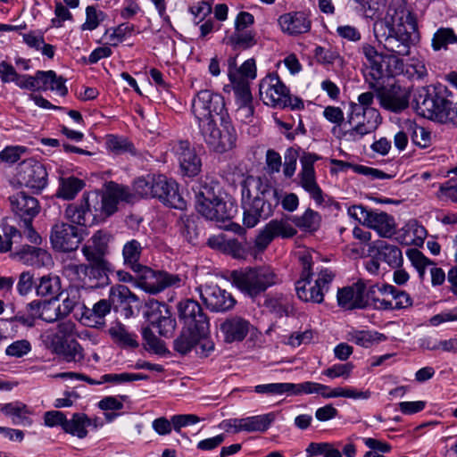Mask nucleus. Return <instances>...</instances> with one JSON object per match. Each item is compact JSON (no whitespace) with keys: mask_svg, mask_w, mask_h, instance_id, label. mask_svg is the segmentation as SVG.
Instances as JSON below:
<instances>
[{"mask_svg":"<svg viewBox=\"0 0 457 457\" xmlns=\"http://www.w3.org/2000/svg\"><path fill=\"white\" fill-rule=\"evenodd\" d=\"M104 13L102 11L96 10L95 6H87L86 9V21L82 25L83 30H94L100 22L104 20Z\"/></svg>","mask_w":457,"mask_h":457,"instance_id":"nucleus-60","label":"nucleus"},{"mask_svg":"<svg viewBox=\"0 0 457 457\" xmlns=\"http://www.w3.org/2000/svg\"><path fill=\"white\" fill-rule=\"evenodd\" d=\"M327 390H329V386L316 382L306 381L300 384L291 383V395H293L320 394L323 396V394Z\"/></svg>","mask_w":457,"mask_h":457,"instance_id":"nucleus-50","label":"nucleus"},{"mask_svg":"<svg viewBox=\"0 0 457 457\" xmlns=\"http://www.w3.org/2000/svg\"><path fill=\"white\" fill-rule=\"evenodd\" d=\"M87 270L86 264H77L73 262H69L62 266V274L71 280H79L85 285L84 273Z\"/></svg>","mask_w":457,"mask_h":457,"instance_id":"nucleus-59","label":"nucleus"},{"mask_svg":"<svg viewBox=\"0 0 457 457\" xmlns=\"http://www.w3.org/2000/svg\"><path fill=\"white\" fill-rule=\"evenodd\" d=\"M292 221L301 230L313 232L320 228L321 218L317 212L309 208L303 215L294 216Z\"/></svg>","mask_w":457,"mask_h":457,"instance_id":"nucleus-43","label":"nucleus"},{"mask_svg":"<svg viewBox=\"0 0 457 457\" xmlns=\"http://www.w3.org/2000/svg\"><path fill=\"white\" fill-rule=\"evenodd\" d=\"M143 246L136 240L128 241L122 248L123 264L134 273L138 274L139 283L149 294H158L168 287H179L185 284L186 277L169 273L164 270H154L139 262Z\"/></svg>","mask_w":457,"mask_h":457,"instance_id":"nucleus-2","label":"nucleus"},{"mask_svg":"<svg viewBox=\"0 0 457 457\" xmlns=\"http://www.w3.org/2000/svg\"><path fill=\"white\" fill-rule=\"evenodd\" d=\"M278 24L283 32L297 36L309 32L312 21L304 12H295L281 15L278 18Z\"/></svg>","mask_w":457,"mask_h":457,"instance_id":"nucleus-27","label":"nucleus"},{"mask_svg":"<svg viewBox=\"0 0 457 457\" xmlns=\"http://www.w3.org/2000/svg\"><path fill=\"white\" fill-rule=\"evenodd\" d=\"M259 94L264 104L274 108H304L303 101L298 96H292L289 88L276 73L269 74L261 80Z\"/></svg>","mask_w":457,"mask_h":457,"instance_id":"nucleus-5","label":"nucleus"},{"mask_svg":"<svg viewBox=\"0 0 457 457\" xmlns=\"http://www.w3.org/2000/svg\"><path fill=\"white\" fill-rule=\"evenodd\" d=\"M107 149L114 154L133 153V145L125 137L109 136L106 140Z\"/></svg>","mask_w":457,"mask_h":457,"instance_id":"nucleus-52","label":"nucleus"},{"mask_svg":"<svg viewBox=\"0 0 457 457\" xmlns=\"http://www.w3.org/2000/svg\"><path fill=\"white\" fill-rule=\"evenodd\" d=\"M417 112L427 119L440 123H451L457 126V94L446 88L432 91L428 87H421L415 96Z\"/></svg>","mask_w":457,"mask_h":457,"instance_id":"nucleus-3","label":"nucleus"},{"mask_svg":"<svg viewBox=\"0 0 457 457\" xmlns=\"http://www.w3.org/2000/svg\"><path fill=\"white\" fill-rule=\"evenodd\" d=\"M153 197L175 209L183 210L187 205L179 193L178 184L169 180L164 175H155Z\"/></svg>","mask_w":457,"mask_h":457,"instance_id":"nucleus-19","label":"nucleus"},{"mask_svg":"<svg viewBox=\"0 0 457 457\" xmlns=\"http://www.w3.org/2000/svg\"><path fill=\"white\" fill-rule=\"evenodd\" d=\"M172 151L179 163L180 172L183 176L194 178L202 170V161L189 141L179 140L172 146Z\"/></svg>","mask_w":457,"mask_h":457,"instance_id":"nucleus-17","label":"nucleus"},{"mask_svg":"<svg viewBox=\"0 0 457 457\" xmlns=\"http://www.w3.org/2000/svg\"><path fill=\"white\" fill-rule=\"evenodd\" d=\"M376 128V125L371 124L370 121H357L356 124L348 130L344 132V137L349 141H357L362 138L365 135L371 133Z\"/></svg>","mask_w":457,"mask_h":457,"instance_id":"nucleus-53","label":"nucleus"},{"mask_svg":"<svg viewBox=\"0 0 457 457\" xmlns=\"http://www.w3.org/2000/svg\"><path fill=\"white\" fill-rule=\"evenodd\" d=\"M179 318L184 328L198 333L209 332L210 322L200 303L193 299H185L178 303Z\"/></svg>","mask_w":457,"mask_h":457,"instance_id":"nucleus-13","label":"nucleus"},{"mask_svg":"<svg viewBox=\"0 0 457 457\" xmlns=\"http://www.w3.org/2000/svg\"><path fill=\"white\" fill-rule=\"evenodd\" d=\"M361 50L370 65L372 77L375 79H380L383 76L382 62H385L387 55L378 53L374 46L369 44H364Z\"/></svg>","mask_w":457,"mask_h":457,"instance_id":"nucleus-40","label":"nucleus"},{"mask_svg":"<svg viewBox=\"0 0 457 457\" xmlns=\"http://www.w3.org/2000/svg\"><path fill=\"white\" fill-rule=\"evenodd\" d=\"M1 411L6 415L12 418V423L15 425L30 426L31 419L29 417L30 413L27 405L20 403H10L2 406Z\"/></svg>","mask_w":457,"mask_h":457,"instance_id":"nucleus-35","label":"nucleus"},{"mask_svg":"<svg viewBox=\"0 0 457 457\" xmlns=\"http://www.w3.org/2000/svg\"><path fill=\"white\" fill-rule=\"evenodd\" d=\"M408 29H414L415 22L404 10L395 11L390 19L377 21L373 27L377 40L389 53L387 58L396 64L403 65L399 56L410 54L411 34Z\"/></svg>","mask_w":457,"mask_h":457,"instance_id":"nucleus-1","label":"nucleus"},{"mask_svg":"<svg viewBox=\"0 0 457 457\" xmlns=\"http://www.w3.org/2000/svg\"><path fill=\"white\" fill-rule=\"evenodd\" d=\"M364 292H366V283L361 279L351 287L339 288L337 291L338 305L347 310L366 308Z\"/></svg>","mask_w":457,"mask_h":457,"instance_id":"nucleus-22","label":"nucleus"},{"mask_svg":"<svg viewBox=\"0 0 457 457\" xmlns=\"http://www.w3.org/2000/svg\"><path fill=\"white\" fill-rule=\"evenodd\" d=\"M128 189L124 187L115 185L111 187L107 194H102L103 208L101 209L102 217L110 216L117 211V204L120 201H128Z\"/></svg>","mask_w":457,"mask_h":457,"instance_id":"nucleus-30","label":"nucleus"},{"mask_svg":"<svg viewBox=\"0 0 457 457\" xmlns=\"http://www.w3.org/2000/svg\"><path fill=\"white\" fill-rule=\"evenodd\" d=\"M233 284L245 295H260L278 283V275L269 266L247 267L231 272Z\"/></svg>","mask_w":457,"mask_h":457,"instance_id":"nucleus-4","label":"nucleus"},{"mask_svg":"<svg viewBox=\"0 0 457 457\" xmlns=\"http://www.w3.org/2000/svg\"><path fill=\"white\" fill-rule=\"evenodd\" d=\"M366 226L376 230L383 237H390L395 231L393 217L384 212L372 211Z\"/></svg>","mask_w":457,"mask_h":457,"instance_id":"nucleus-32","label":"nucleus"},{"mask_svg":"<svg viewBox=\"0 0 457 457\" xmlns=\"http://www.w3.org/2000/svg\"><path fill=\"white\" fill-rule=\"evenodd\" d=\"M82 241V235L79 228L73 224L57 221L52 226L50 243L57 252L75 251Z\"/></svg>","mask_w":457,"mask_h":457,"instance_id":"nucleus-12","label":"nucleus"},{"mask_svg":"<svg viewBox=\"0 0 457 457\" xmlns=\"http://www.w3.org/2000/svg\"><path fill=\"white\" fill-rule=\"evenodd\" d=\"M61 279L57 275H44L37 280L36 294L41 297L56 299L60 294Z\"/></svg>","mask_w":457,"mask_h":457,"instance_id":"nucleus-34","label":"nucleus"},{"mask_svg":"<svg viewBox=\"0 0 457 457\" xmlns=\"http://www.w3.org/2000/svg\"><path fill=\"white\" fill-rule=\"evenodd\" d=\"M254 392L260 395H280L283 394L291 395V383H270L257 385Z\"/></svg>","mask_w":457,"mask_h":457,"instance_id":"nucleus-54","label":"nucleus"},{"mask_svg":"<svg viewBox=\"0 0 457 457\" xmlns=\"http://www.w3.org/2000/svg\"><path fill=\"white\" fill-rule=\"evenodd\" d=\"M66 297L62 300V303L60 305L62 312V315L67 317L74 309L79 308L83 312L86 311L87 306L85 305L82 299V289L77 286H70L66 291Z\"/></svg>","mask_w":457,"mask_h":457,"instance_id":"nucleus-36","label":"nucleus"},{"mask_svg":"<svg viewBox=\"0 0 457 457\" xmlns=\"http://www.w3.org/2000/svg\"><path fill=\"white\" fill-rule=\"evenodd\" d=\"M200 336L198 331L183 327L180 335L174 340V350L182 355L188 353L195 348Z\"/></svg>","mask_w":457,"mask_h":457,"instance_id":"nucleus-37","label":"nucleus"},{"mask_svg":"<svg viewBox=\"0 0 457 457\" xmlns=\"http://www.w3.org/2000/svg\"><path fill=\"white\" fill-rule=\"evenodd\" d=\"M236 67V60H229V75H237L240 79L249 82L250 79H254L256 77V65L254 59L246 60L238 70L233 69Z\"/></svg>","mask_w":457,"mask_h":457,"instance_id":"nucleus-49","label":"nucleus"},{"mask_svg":"<svg viewBox=\"0 0 457 457\" xmlns=\"http://www.w3.org/2000/svg\"><path fill=\"white\" fill-rule=\"evenodd\" d=\"M353 364L352 362L337 363L331 367L324 370L322 375L327 376L329 378H348L353 370Z\"/></svg>","mask_w":457,"mask_h":457,"instance_id":"nucleus-58","label":"nucleus"},{"mask_svg":"<svg viewBox=\"0 0 457 457\" xmlns=\"http://www.w3.org/2000/svg\"><path fill=\"white\" fill-rule=\"evenodd\" d=\"M348 339L360 346L368 348L374 343L384 341L386 337L383 334H373L370 331H353L349 333Z\"/></svg>","mask_w":457,"mask_h":457,"instance_id":"nucleus-48","label":"nucleus"},{"mask_svg":"<svg viewBox=\"0 0 457 457\" xmlns=\"http://www.w3.org/2000/svg\"><path fill=\"white\" fill-rule=\"evenodd\" d=\"M205 191H200L196 194L195 209L199 214L207 219V214L203 211H214V196L211 195V192L207 187Z\"/></svg>","mask_w":457,"mask_h":457,"instance_id":"nucleus-57","label":"nucleus"},{"mask_svg":"<svg viewBox=\"0 0 457 457\" xmlns=\"http://www.w3.org/2000/svg\"><path fill=\"white\" fill-rule=\"evenodd\" d=\"M13 258H17L24 264L41 267L49 263L52 260L47 251L31 245H25L23 248L12 254Z\"/></svg>","mask_w":457,"mask_h":457,"instance_id":"nucleus-29","label":"nucleus"},{"mask_svg":"<svg viewBox=\"0 0 457 457\" xmlns=\"http://www.w3.org/2000/svg\"><path fill=\"white\" fill-rule=\"evenodd\" d=\"M370 396V391H358L351 387H335L329 391V394H323L324 398L346 397L353 399H368Z\"/></svg>","mask_w":457,"mask_h":457,"instance_id":"nucleus-51","label":"nucleus"},{"mask_svg":"<svg viewBox=\"0 0 457 457\" xmlns=\"http://www.w3.org/2000/svg\"><path fill=\"white\" fill-rule=\"evenodd\" d=\"M149 377L145 374L137 373H120V374H104L101 378L103 383H115L121 384L126 382H132L136 380H146Z\"/></svg>","mask_w":457,"mask_h":457,"instance_id":"nucleus-56","label":"nucleus"},{"mask_svg":"<svg viewBox=\"0 0 457 457\" xmlns=\"http://www.w3.org/2000/svg\"><path fill=\"white\" fill-rule=\"evenodd\" d=\"M228 44H230L234 50H246L257 44L256 33L248 31H235L228 37Z\"/></svg>","mask_w":457,"mask_h":457,"instance_id":"nucleus-45","label":"nucleus"},{"mask_svg":"<svg viewBox=\"0 0 457 457\" xmlns=\"http://www.w3.org/2000/svg\"><path fill=\"white\" fill-rule=\"evenodd\" d=\"M297 233L288 219L271 220L259 232L254 240V247L263 252L275 237L289 238Z\"/></svg>","mask_w":457,"mask_h":457,"instance_id":"nucleus-15","label":"nucleus"},{"mask_svg":"<svg viewBox=\"0 0 457 457\" xmlns=\"http://www.w3.org/2000/svg\"><path fill=\"white\" fill-rule=\"evenodd\" d=\"M112 305L110 299H102L96 303L92 309L87 307L86 311L82 312V314L86 315L87 319L92 315L103 319L111 312Z\"/></svg>","mask_w":457,"mask_h":457,"instance_id":"nucleus-62","label":"nucleus"},{"mask_svg":"<svg viewBox=\"0 0 457 457\" xmlns=\"http://www.w3.org/2000/svg\"><path fill=\"white\" fill-rule=\"evenodd\" d=\"M270 195L274 196L275 203L278 204L277 190L268 185H266L265 187L261 190L260 195H256L253 200L251 199L250 189L246 187L243 188V223L245 227L253 228L258 224L261 219L266 220L272 214L273 205L267 199V196Z\"/></svg>","mask_w":457,"mask_h":457,"instance_id":"nucleus-6","label":"nucleus"},{"mask_svg":"<svg viewBox=\"0 0 457 457\" xmlns=\"http://www.w3.org/2000/svg\"><path fill=\"white\" fill-rule=\"evenodd\" d=\"M200 297L205 305L212 312H226L232 309L236 300L232 295L217 285H208L198 287Z\"/></svg>","mask_w":457,"mask_h":457,"instance_id":"nucleus-21","label":"nucleus"},{"mask_svg":"<svg viewBox=\"0 0 457 457\" xmlns=\"http://www.w3.org/2000/svg\"><path fill=\"white\" fill-rule=\"evenodd\" d=\"M221 128H219L213 120H204V123H199V129L201 135L210 148V150L223 154L231 150L237 140V134L232 124L225 120V117H220Z\"/></svg>","mask_w":457,"mask_h":457,"instance_id":"nucleus-7","label":"nucleus"},{"mask_svg":"<svg viewBox=\"0 0 457 457\" xmlns=\"http://www.w3.org/2000/svg\"><path fill=\"white\" fill-rule=\"evenodd\" d=\"M285 162L283 164V173L287 179H291L296 170V162L298 159V153L294 148H288L284 156Z\"/></svg>","mask_w":457,"mask_h":457,"instance_id":"nucleus-64","label":"nucleus"},{"mask_svg":"<svg viewBox=\"0 0 457 457\" xmlns=\"http://www.w3.org/2000/svg\"><path fill=\"white\" fill-rule=\"evenodd\" d=\"M109 299L116 309L119 306L128 305L124 307L127 312L132 313V308L129 306L132 303H137L139 298L130 289L123 285H117L111 287Z\"/></svg>","mask_w":457,"mask_h":457,"instance_id":"nucleus-33","label":"nucleus"},{"mask_svg":"<svg viewBox=\"0 0 457 457\" xmlns=\"http://www.w3.org/2000/svg\"><path fill=\"white\" fill-rule=\"evenodd\" d=\"M276 420L275 412H269L262 415L251 416L243 419L231 420L235 432H265Z\"/></svg>","mask_w":457,"mask_h":457,"instance_id":"nucleus-26","label":"nucleus"},{"mask_svg":"<svg viewBox=\"0 0 457 457\" xmlns=\"http://www.w3.org/2000/svg\"><path fill=\"white\" fill-rule=\"evenodd\" d=\"M91 425L90 419L84 413H74L71 420H67L64 431L79 438L87 436V428Z\"/></svg>","mask_w":457,"mask_h":457,"instance_id":"nucleus-41","label":"nucleus"},{"mask_svg":"<svg viewBox=\"0 0 457 457\" xmlns=\"http://www.w3.org/2000/svg\"><path fill=\"white\" fill-rule=\"evenodd\" d=\"M53 352L67 362H80L84 360V351L75 339L54 337L52 340Z\"/></svg>","mask_w":457,"mask_h":457,"instance_id":"nucleus-25","label":"nucleus"},{"mask_svg":"<svg viewBox=\"0 0 457 457\" xmlns=\"http://www.w3.org/2000/svg\"><path fill=\"white\" fill-rule=\"evenodd\" d=\"M112 340L121 347L136 348L138 346L137 336L130 333L121 323H117L109 328Z\"/></svg>","mask_w":457,"mask_h":457,"instance_id":"nucleus-42","label":"nucleus"},{"mask_svg":"<svg viewBox=\"0 0 457 457\" xmlns=\"http://www.w3.org/2000/svg\"><path fill=\"white\" fill-rule=\"evenodd\" d=\"M85 187V182L75 177L62 179L57 195L63 199H73Z\"/></svg>","mask_w":457,"mask_h":457,"instance_id":"nucleus-44","label":"nucleus"},{"mask_svg":"<svg viewBox=\"0 0 457 457\" xmlns=\"http://www.w3.org/2000/svg\"><path fill=\"white\" fill-rule=\"evenodd\" d=\"M17 179L21 186L38 191L47 184V172L41 162L29 159L20 164Z\"/></svg>","mask_w":457,"mask_h":457,"instance_id":"nucleus-18","label":"nucleus"},{"mask_svg":"<svg viewBox=\"0 0 457 457\" xmlns=\"http://www.w3.org/2000/svg\"><path fill=\"white\" fill-rule=\"evenodd\" d=\"M9 199L12 211L21 218V222L26 221L29 225V222L39 212L40 207L37 199L24 192H19Z\"/></svg>","mask_w":457,"mask_h":457,"instance_id":"nucleus-24","label":"nucleus"},{"mask_svg":"<svg viewBox=\"0 0 457 457\" xmlns=\"http://www.w3.org/2000/svg\"><path fill=\"white\" fill-rule=\"evenodd\" d=\"M299 262L302 265L300 278L295 282V291L298 298L303 302L321 303L324 300V295L314 284L311 286L312 276V257L303 252L299 254Z\"/></svg>","mask_w":457,"mask_h":457,"instance_id":"nucleus-11","label":"nucleus"},{"mask_svg":"<svg viewBox=\"0 0 457 457\" xmlns=\"http://www.w3.org/2000/svg\"><path fill=\"white\" fill-rule=\"evenodd\" d=\"M231 87L234 90L237 104L253 103V96L250 90L249 82L240 79L237 75H229ZM230 86L224 87V91L229 92Z\"/></svg>","mask_w":457,"mask_h":457,"instance_id":"nucleus-39","label":"nucleus"},{"mask_svg":"<svg viewBox=\"0 0 457 457\" xmlns=\"http://www.w3.org/2000/svg\"><path fill=\"white\" fill-rule=\"evenodd\" d=\"M85 257L88 262L84 273L85 286L92 288L103 287L109 284V274L112 271V265L107 259H99L88 254Z\"/></svg>","mask_w":457,"mask_h":457,"instance_id":"nucleus-20","label":"nucleus"},{"mask_svg":"<svg viewBox=\"0 0 457 457\" xmlns=\"http://www.w3.org/2000/svg\"><path fill=\"white\" fill-rule=\"evenodd\" d=\"M155 175L148 174L145 177L137 178L134 181V190L142 197H153Z\"/></svg>","mask_w":457,"mask_h":457,"instance_id":"nucleus-55","label":"nucleus"},{"mask_svg":"<svg viewBox=\"0 0 457 457\" xmlns=\"http://www.w3.org/2000/svg\"><path fill=\"white\" fill-rule=\"evenodd\" d=\"M36 283L37 280H35L33 273L29 270L23 271L19 276L17 291L21 295H27L33 287L36 288Z\"/></svg>","mask_w":457,"mask_h":457,"instance_id":"nucleus-63","label":"nucleus"},{"mask_svg":"<svg viewBox=\"0 0 457 457\" xmlns=\"http://www.w3.org/2000/svg\"><path fill=\"white\" fill-rule=\"evenodd\" d=\"M144 315L162 337H170L173 335L177 322L166 303L154 299L149 300L145 303Z\"/></svg>","mask_w":457,"mask_h":457,"instance_id":"nucleus-10","label":"nucleus"},{"mask_svg":"<svg viewBox=\"0 0 457 457\" xmlns=\"http://www.w3.org/2000/svg\"><path fill=\"white\" fill-rule=\"evenodd\" d=\"M369 253H376L379 260L386 262L391 268H399L403 263L401 249L383 240H377L369 245Z\"/></svg>","mask_w":457,"mask_h":457,"instance_id":"nucleus-28","label":"nucleus"},{"mask_svg":"<svg viewBox=\"0 0 457 457\" xmlns=\"http://www.w3.org/2000/svg\"><path fill=\"white\" fill-rule=\"evenodd\" d=\"M198 220L199 218L195 215H182L178 220L180 233L189 243H194L198 237Z\"/></svg>","mask_w":457,"mask_h":457,"instance_id":"nucleus-46","label":"nucleus"},{"mask_svg":"<svg viewBox=\"0 0 457 457\" xmlns=\"http://www.w3.org/2000/svg\"><path fill=\"white\" fill-rule=\"evenodd\" d=\"M251 323L237 315L226 318L220 326L224 342L231 344L243 341L250 329Z\"/></svg>","mask_w":457,"mask_h":457,"instance_id":"nucleus-23","label":"nucleus"},{"mask_svg":"<svg viewBox=\"0 0 457 457\" xmlns=\"http://www.w3.org/2000/svg\"><path fill=\"white\" fill-rule=\"evenodd\" d=\"M457 43V35L451 28H440L433 36L432 47L435 51L446 50L450 45Z\"/></svg>","mask_w":457,"mask_h":457,"instance_id":"nucleus-47","label":"nucleus"},{"mask_svg":"<svg viewBox=\"0 0 457 457\" xmlns=\"http://www.w3.org/2000/svg\"><path fill=\"white\" fill-rule=\"evenodd\" d=\"M406 254L420 276H423L427 266L434 263L416 248L409 249Z\"/></svg>","mask_w":457,"mask_h":457,"instance_id":"nucleus-61","label":"nucleus"},{"mask_svg":"<svg viewBox=\"0 0 457 457\" xmlns=\"http://www.w3.org/2000/svg\"><path fill=\"white\" fill-rule=\"evenodd\" d=\"M320 157L314 154H304L300 162L302 165L301 171L298 174L301 187L310 194L311 197L318 204L324 202L323 192L316 181V173L314 170V163Z\"/></svg>","mask_w":457,"mask_h":457,"instance_id":"nucleus-16","label":"nucleus"},{"mask_svg":"<svg viewBox=\"0 0 457 457\" xmlns=\"http://www.w3.org/2000/svg\"><path fill=\"white\" fill-rule=\"evenodd\" d=\"M111 239V235L103 230L96 231L91 237L92 245H84L82 253L85 257L88 254L94 255L99 259H106L105 255L108 253V244Z\"/></svg>","mask_w":457,"mask_h":457,"instance_id":"nucleus-31","label":"nucleus"},{"mask_svg":"<svg viewBox=\"0 0 457 457\" xmlns=\"http://www.w3.org/2000/svg\"><path fill=\"white\" fill-rule=\"evenodd\" d=\"M192 112L198 124L204 123V120H213L214 114L224 117V98L210 90H201L193 100Z\"/></svg>","mask_w":457,"mask_h":457,"instance_id":"nucleus-9","label":"nucleus"},{"mask_svg":"<svg viewBox=\"0 0 457 457\" xmlns=\"http://www.w3.org/2000/svg\"><path fill=\"white\" fill-rule=\"evenodd\" d=\"M102 194L94 191L85 193L79 204H71L66 208L65 216L73 223L87 226L96 219L102 218Z\"/></svg>","mask_w":457,"mask_h":457,"instance_id":"nucleus-8","label":"nucleus"},{"mask_svg":"<svg viewBox=\"0 0 457 457\" xmlns=\"http://www.w3.org/2000/svg\"><path fill=\"white\" fill-rule=\"evenodd\" d=\"M207 214V220L225 221L231 220L236 212L237 208L232 203L224 202L222 199L214 196V211H203Z\"/></svg>","mask_w":457,"mask_h":457,"instance_id":"nucleus-38","label":"nucleus"},{"mask_svg":"<svg viewBox=\"0 0 457 457\" xmlns=\"http://www.w3.org/2000/svg\"><path fill=\"white\" fill-rule=\"evenodd\" d=\"M373 88L383 108L399 112L408 107L410 99L408 87L394 83L386 86H373Z\"/></svg>","mask_w":457,"mask_h":457,"instance_id":"nucleus-14","label":"nucleus"}]
</instances>
